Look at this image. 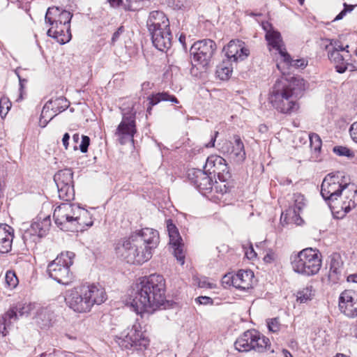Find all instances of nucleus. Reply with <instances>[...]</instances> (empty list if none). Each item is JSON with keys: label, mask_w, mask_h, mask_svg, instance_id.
I'll use <instances>...</instances> for the list:
<instances>
[{"label": "nucleus", "mask_w": 357, "mask_h": 357, "mask_svg": "<svg viewBox=\"0 0 357 357\" xmlns=\"http://www.w3.org/2000/svg\"><path fill=\"white\" fill-rule=\"evenodd\" d=\"M159 233L151 228H143L123 238L115 244L117 257L127 263L140 265L149 261L159 244Z\"/></svg>", "instance_id": "f257e3e1"}, {"label": "nucleus", "mask_w": 357, "mask_h": 357, "mask_svg": "<svg viewBox=\"0 0 357 357\" xmlns=\"http://www.w3.org/2000/svg\"><path fill=\"white\" fill-rule=\"evenodd\" d=\"M131 306L137 314L153 312L164 305L165 299V281L158 274L145 276L136 284Z\"/></svg>", "instance_id": "f03ea898"}, {"label": "nucleus", "mask_w": 357, "mask_h": 357, "mask_svg": "<svg viewBox=\"0 0 357 357\" xmlns=\"http://www.w3.org/2000/svg\"><path fill=\"white\" fill-rule=\"evenodd\" d=\"M343 178V173L340 172L328 174L321 183V195L332 207V203L337 201L343 193L345 199L342 202L341 208L347 213L357 205V189L354 184L344 183Z\"/></svg>", "instance_id": "7ed1b4c3"}, {"label": "nucleus", "mask_w": 357, "mask_h": 357, "mask_svg": "<svg viewBox=\"0 0 357 357\" xmlns=\"http://www.w3.org/2000/svg\"><path fill=\"white\" fill-rule=\"evenodd\" d=\"M55 224L63 231H74L93 225L89 212L71 203H62L54 209Z\"/></svg>", "instance_id": "20e7f679"}, {"label": "nucleus", "mask_w": 357, "mask_h": 357, "mask_svg": "<svg viewBox=\"0 0 357 357\" xmlns=\"http://www.w3.org/2000/svg\"><path fill=\"white\" fill-rule=\"evenodd\" d=\"M72 17L70 12L59 7L48 8L45 21L51 27L47 32V36L55 38L60 44L68 43L71 38L70 23Z\"/></svg>", "instance_id": "39448f33"}, {"label": "nucleus", "mask_w": 357, "mask_h": 357, "mask_svg": "<svg viewBox=\"0 0 357 357\" xmlns=\"http://www.w3.org/2000/svg\"><path fill=\"white\" fill-rule=\"evenodd\" d=\"M75 255L73 252H61L50 262L47 267L49 277L63 285L70 284L73 280V273L70 268L73 264Z\"/></svg>", "instance_id": "423d86ee"}, {"label": "nucleus", "mask_w": 357, "mask_h": 357, "mask_svg": "<svg viewBox=\"0 0 357 357\" xmlns=\"http://www.w3.org/2000/svg\"><path fill=\"white\" fill-rule=\"evenodd\" d=\"M215 50L216 44L211 39H204L194 43L190 50L193 59L190 74L197 75L198 68H195L196 66H199L202 71H206L211 65Z\"/></svg>", "instance_id": "0eeeda50"}, {"label": "nucleus", "mask_w": 357, "mask_h": 357, "mask_svg": "<svg viewBox=\"0 0 357 357\" xmlns=\"http://www.w3.org/2000/svg\"><path fill=\"white\" fill-rule=\"evenodd\" d=\"M293 270L301 275L311 276L316 275L321 266V260L316 250L312 248L303 249L291 257Z\"/></svg>", "instance_id": "6e6552de"}, {"label": "nucleus", "mask_w": 357, "mask_h": 357, "mask_svg": "<svg viewBox=\"0 0 357 357\" xmlns=\"http://www.w3.org/2000/svg\"><path fill=\"white\" fill-rule=\"evenodd\" d=\"M269 345V339L255 330L244 332L234 342L235 349L239 352L254 350L264 352Z\"/></svg>", "instance_id": "1a4fd4ad"}, {"label": "nucleus", "mask_w": 357, "mask_h": 357, "mask_svg": "<svg viewBox=\"0 0 357 357\" xmlns=\"http://www.w3.org/2000/svg\"><path fill=\"white\" fill-rule=\"evenodd\" d=\"M115 342L123 349L133 348L140 351L146 349L149 344V340L144 333L137 329L136 325L121 332L119 335L116 337Z\"/></svg>", "instance_id": "9d476101"}, {"label": "nucleus", "mask_w": 357, "mask_h": 357, "mask_svg": "<svg viewBox=\"0 0 357 357\" xmlns=\"http://www.w3.org/2000/svg\"><path fill=\"white\" fill-rule=\"evenodd\" d=\"M305 89V81L301 77H294L293 80L287 86H284L280 93L282 107L280 112H294L299 109L296 101L298 94Z\"/></svg>", "instance_id": "9b49d317"}, {"label": "nucleus", "mask_w": 357, "mask_h": 357, "mask_svg": "<svg viewBox=\"0 0 357 357\" xmlns=\"http://www.w3.org/2000/svg\"><path fill=\"white\" fill-rule=\"evenodd\" d=\"M136 113H124L122 120L118 126L115 135L121 144L134 142V135L137 132Z\"/></svg>", "instance_id": "f8f14e48"}, {"label": "nucleus", "mask_w": 357, "mask_h": 357, "mask_svg": "<svg viewBox=\"0 0 357 357\" xmlns=\"http://www.w3.org/2000/svg\"><path fill=\"white\" fill-rule=\"evenodd\" d=\"M65 301L73 310L79 313L89 312L91 309L89 299H86L82 287H77L66 292Z\"/></svg>", "instance_id": "ddd939ff"}, {"label": "nucleus", "mask_w": 357, "mask_h": 357, "mask_svg": "<svg viewBox=\"0 0 357 357\" xmlns=\"http://www.w3.org/2000/svg\"><path fill=\"white\" fill-rule=\"evenodd\" d=\"M50 226V216L44 218L41 222L32 223L29 228L22 234V240L26 245L36 244L40 238L44 236Z\"/></svg>", "instance_id": "4468645a"}, {"label": "nucleus", "mask_w": 357, "mask_h": 357, "mask_svg": "<svg viewBox=\"0 0 357 357\" xmlns=\"http://www.w3.org/2000/svg\"><path fill=\"white\" fill-rule=\"evenodd\" d=\"M204 168L212 177L217 176L220 181H226L231 177L226 160L220 156H209Z\"/></svg>", "instance_id": "2eb2a0df"}, {"label": "nucleus", "mask_w": 357, "mask_h": 357, "mask_svg": "<svg viewBox=\"0 0 357 357\" xmlns=\"http://www.w3.org/2000/svg\"><path fill=\"white\" fill-rule=\"evenodd\" d=\"M188 176L190 182L202 193L206 194L213 188V177L208 171L199 169H192L188 170Z\"/></svg>", "instance_id": "dca6fc26"}, {"label": "nucleus", "mask_w": 357, "mask_h": 357, "mask_svg": "<svg viewBox=\"0 0 357 357\" xmlns=\"http://www.w3.org/2000/svg\"><path fill=\"white\" fill-rule=\"evenodd\" d=\"M339 309L349 318L357 317V291L346 289L339 296Z\"/></svg>", "instance_id": "f3484780"}, {"label": "nucleus", "mask_w": 357, "mask_h": 357, "mask_svg": "<svg viewBox=\"0 0 357 357\" xmlns=\"http://www.w3.org/2000/svg\"><path fill=\"white\" fill-rule=\"evenodd\" d=\"M223 50L227 58V60L230 62L243 61L250 54V51L245 47L244 43L239 40H231L227 45L224 47Z\"/></svg>", "instance_id": "a211bd4d"}, {"label": "nucleus", "mask_w": 357, "mask_h": 357, "mask_svg": "<svg viewBox=\"0 0 357 357\" xmlns=\"http://www.w3.org/2000/svg\"><path fill=\"white\" fill-rule=\"evenodd\" d=\"M153 45L160 51L165 52L172 46V35L169 27L149 31Z\"/></svg>", "instance_id": "6ab92c4d"}, {"label": "nucleus", "mask_w": 357, "mask_h": 357, "mask_svg": "<svg viewBox=\"0 0 357 357\" xmlns=\"http://www.w3.org/2000/svg\"><path fill=\"white\" fill-rule=\"evenodd\" d=\"M81 287L86 299H89L91 307L94 305H100L107 300L106 292L101 286L91 284Z\"/></svg>", "instance_id": "aec40b11"}, {"label": "nucleus", "mask_w": 357, "mask_h": 357, "mask_svg": "<svg viewBox=\"0 0 357 357\" xmlns=\"http://www.w3.org/2000/svg\"><path fill=\"white\" fill-rule=\"evenodd\" d=\"M148 30H155L169 27V22L161 10H153L149 13L146 21Z\"/></svg>", "instance_id": "412c9836"}, {"label": "nucleus", "mask_w": 357, "mask_h": 357, "mask_svg": "<svg viewBox=\"0 0 357 357\" xmlns=\"http://www.w3.org/2000/svg\"><path fill=\"white\" fill-rule=\"evenodd\" d=\"M266 39L269 45L278 51L282 58L285 60L289 59V54L284 47L280 32L271 29L266 31Z\"/></svg>", "instance_id": "4be33fe9"}, {"label": "nucleus", "mask_w": 357, "mask_h": 357, "mask_svg": "<svg viewBox=\"0 0 357 357\" xmlns=\"http://www.w3.org/2000/svg\"><path fill=\"white\" fill-rule=\"evenodd\" d=\"M14 230L6 225L0 224V252L8 253L12 248Z\"/></svg>", "instance_id": "5701e85b"}, {"label": "nucleus", "mask_w": 357, "mask_h": 357, "mask_svg": "<svg viewBox=\"0 0 357 357\" xmlns=\"http://www.w3.org/2000/svg\"><path fill=\"white\" fill-rule=\"evenodd\" d=\"M162 101H169L174 104L178 103V99L174 96L169 95L167 92H161L152 94L147 98L143 102L144 107L146 109V112H151L153 106Z\"/></svg>", "instance_id": "b1692460"}, {"label": "nucleus", "mask_w": 357, "mask_h": 357, "mask_svg": "<svg viewBox=\"0 0 357 357\" xmlns=\"http://www.w3.org/2000/svg\"><path fill=\"white\" fill-rule=\"evenodd\" d=\"M254 273L250 270H240L235 274L234 287L247 290L252 287Z\"/></svg>", "instance_id": "393cba45"}, {"label": "nucleus", "mask_w": 357, "mask_h": 357, "mask_svg": "<svg viewBox=\"0 0 357 357\" xmlns=\"http://www.w3.org/2000/svg\"><path fill=\"white\" fill-rule=\"evenodd\" d=\"M18 316L17 309L15 307L9 309L0 317V333L3 336L8 333V329H10L13 324L17 321Z\"/></svg>", "instance_id": "a878e982"}, {"label": "nucleus", "mask_w": 357, "mask_h": 357, "mask_svg": "<svg viewBox=\"0 0 357 357\" xmlns=\"http://www.w3.org/2000/svg\"><path fill=\"white\" fill-rule=\"evenodd\" d=\"M349 50H347V54L343 55L337 50H330L328 52V58L331 62L335 64L336 71L339 73H343L347 69V57H349Z\"/></svg>", "instance_id": "bb28decb"}, {"label": "nucleus", "mask_w": 357, "mask_h": 357, "mask_svg": "<svg viewBox=\"0 0 357 357\" xmlns=\"http://www.w3.org/2000/svg\"><path fill=\"white\" fill-rule=\"evenodd\" d=\"M68 100L64 97H59L54 100H50L44 105L42 112H65L69 107Z\"/></svg>", "instance_id": "cd10ccee"}, {"label": "nucleus", "mask_w": 357, "mask_h": 357, "mask_svg": "<svg viewBox=\"0 0 357 357\" xmlns=\"http://www.w3.org/2000/svg\"><path fill=\"white\" fill-rule=\"evenodd\" d=\"M56 186H65L73 183V172L71 169L59 170L54 176Z\"/></svg>", "instance_id": "c85d7f7f"}, {"label": "nucleus", "mask_w": 357, "mask_h": 357, "mask_svg": "<svg viewBox=\"0 0 357 357\" xmlns=\"http://www.w3.org/2000/svg\"><path fill=\"white\" fill-rule=\"evenodd\" d=\"M233 68L229 61L225 60L216 68V75L221 80L228 79L232 73Z\"/></svg>", "instance_id": "c756f323"}, {"label": "nucleus", "mask_w": 357, "mask_h": 357, "mask_svg": "<svg viewBox=\"0 0 357 357\" xmlns=\"http://www.w3.org/2000/svg\"><path fill=\"white\" fill-rule=\"evenodd\" d=\"M58 189L59 197L61 200L70 203L75 198V190L73 183L65 186H56Z\"/></svg>", "instance_id": "7c9ffc66"}, {"label": "nucleus", "mask_w": 357, "mask_h": 357, "mask_svg": "<svg viewBox=\"0 0 357 357\" xmlns=\"http://www.w3.org/2000/svg\"><path fill=\"white\" fill-rule=\"evenodd\" d=\"M231 153L234 154L238 161H243L245 158L244 144L238 135L234 136V144L232 147Z\"/></svg>", "instance_id": "2f4dec72"}, {"label": "nucleus", "mask_w": 357, "mask_h": 357, "mask_svg": "<svg viewBox=\"0 0 357 357\" xmlns=\"http://www.w3.org/2000/svg\"><path fill=\"white\" fill-rule=\"evenodd\" d=\"M167 228L169 236V244H175L178 241H182L176 227L170 219L167 220Z\"/></svg>", "instance_id": "473e14b6"}, {"label": "nucleus", "mask_w": 357, "mask_h": 357, "mask_svg": "<svg viewBox=\"0 0 357 357\" xmlns=\"http://www.w3.org/2000/svg\"><path fill=\"white\" fill-rule=\"evenodd\" d=\"M312 291V286L311 285L299 290L296 294L297 301L301 303L310 301L313 296Z\"/></svg>", "instance_id": "72a5a7b5"}, {"label": "nucleus", "mask_w": 357, "mask_h": 357, "mask_svg": "<svg viewBox=\"0 0 357 357\" xmlns=\"http://www.w3.org/2000/svg\"><path fill=\"white\" fill-rule=\"evenodd\" d=\"M174 249V255L176 258L177 261L181 264L185 263V254L183 252V245L181 241H178L175 244H171Z\"/></svg>", "instance_id": "f704fd0d"}, {"label": "nucleus", "mask_w": 357, "mask_h": 357, "mask_svg": "<svg viewBox=\"0 0 357 357\" xmlns=\"http://www.w3.org/2000/svg\"><path fill=\"white\" fill-rule=\"evenodd\" d=\"M343 269H338L337 267L330 268L328 280L333 284L338 283L343 277Z\"/></svg>", "instance_id": "c9c22d12"}, {"label": "nucleus", "mask_w": 357, "mask_h": 357, "mask_svg": "<svg viewBox=\"0 0 357 357\" xmlns=\"http://www.w3.org/2000/svg\"><path fill=\"white\" fill-rule=\"evenodd\" d=\"M294 206L290 209L301 211L305 206V197L301 193H294L293 195Z\"/></svg>", "instance_id": "e433bc0d"}, {"label": "nucleus", "mask_w": 357, "mask_h": 357, "mask_svg": "<svg viewBox=\"0 0 357 357\" xmlns=\"http://www.w3.org/2000/svg\"><path fill=\"white\" fill-rule=\"evenodd\" d=\"M282 60L287 66L289 67H294L295 68L303 69L307 64V62L304 59L294 60L291 59L290 55L288 60H285L284 58H282Z\"/></svg>", "instance_id": "4c0bfd02"}, {"label": "nucleus", "mask_w": 357, "mask_h": 357, "mask_svg": "<svg viewBox=\"0 0 357 357\" xmlns=\"http://www.w3.org/2000/svg\"><path fill=\"white\" fill-rule=\"evenodd\" d=\"M343 261L342 257L339 253H333L329 257V266L330 268L337 267L338 269H343Z\"/></svg>", "instance_id": "58836bf2"}, {"label": "nucleus", "mask_w": 357, "mask_h": 357, "mask_svg": "<svg viewBox=\"0 0 357 357\" xmlns=\"http://www.w3.org/2000/svg\"><path fill=\"white\" fill-rule=\"evenodd\" d=\"M310 146L316 152H319L321 149V139L317 133H311L309 135Z\"/></svg>", "instance_id": "ea45409f"}, {"label": "nucleus", "mask_w": 357, "mask_h": 357, "mask_svg": "<svg viewBox=\"0 0 357 357\" xmlns=\"http://www.w3.org/2000/svg\"><path fill=\"white\" fill-rule=\"evenodd\" d=\"M5 280L6 284L10 288H15L18 284V279L13 271H8L6 273Z\"/></svg>", "instance_id": "a19ab883"}, {"label": "nucleus", "mask_w": 357, "mask_h": 357, "mask_svg": "<svg viewBox=\"0 0 357 357\" xmlns=\"http://www.w3.org/2000/svg\"><path fill=\"white\" fill-rule=\"evenodd\" d=\"M333 151L339 156H345L347 158H353L354 154L349 148L342 146H336L333 149Z\"/></svg>", "instance_id": "79ce46f5"}, {"label": "nucleus", "mask_w": 357, "mask_h": 357, "mask_svg": "<svg viewBox=\"0 0 357 357\" xmlns=\"http://www.w3.org/2000/svg\"><path fill=\"white\" fill-rule=\"evenodd\" d=\"M300 212L301 211H298L289 209L286 215L291 217L294 224L296 225H301L303 220L300 216Z\"/></svg>", "instance_id": "37998d69"}, {"label": "nucleus", "mask_w": 357, "mask_h": 357, "mask_svg": "<svg viewBox=\"0 0 357 357\" xmlns=\"http://www.w3.org/2000/svg\"><path fill=\"white\" fill-rule=\"evenodd\" d=\"M234 280L235 275H233L232 273H227L225 274L222 278V284L225 288L231 285L234 287Z\"/></svg>", "instance_id": "c03bdc74"}, {"label": "nucleus", "mask_w": 357, "mask_h": 357, "mask_svg": "<svg viewBox=\"0 0 357 357\" xmlns=\"http://www.w3.org/2000/svg\"><path fill=\"white\" fill-rule=\"evenodd\" d=\"M268 328L273 333H276L280 331V324L278 318H273L267 321Z\"/></svg>", "instance_id": "a18cd8bd"}, {"label": "nucleus", "mask_w": 357, "mask_h": 357, "mask_svg": "<svg viewBox=\"0 0 357 357\" xmlns=\"http://www.w3.org/2000/svg\"><path fill=\"white\" fill-rule=\"evenodd\" d=\"M12 106L11 102L8 98L3 97L0 99V112H9Z\"/></svg>", "instance_id": "49530a36"}, {"label": "nucleus", "mask_w": 357, "mask_h": 357, "mask_svg": "<svg viewBox=\"0 0 357 357\" xmlns=\"http://www.w3.org/2000/svg\"><path fill=\"white\" fill-rule=\"evenodd\" d=\"M354 8V6L344 3V9L335 17L334 21L342 20L348 12H351Z\"/></svg>", "instance_id": "de8ad7c7"}, {"label": "nucleus", "mask_w": 357, "mask_h": 357, "mask_svg": "<svg viewBox=\"0 0 357 357\" xmlns=\"http://www.w3.org/2000/svg\"><path fill=\"white\" fill-rule=\"evenodd\" d=\"M90 144V138L86 135H82V142L79 145V149L82 153H86L88 151L89 146Z\"/></svg>", "instance_id": "09e8293b"}, {"label": "nucleus", "mask_w": 357, "mask_h": 357, "mask_svg": "<svg viewBox=\"0 0 357 357\" xmlns=\"http://www.w3.org/2000/svg\"><path fill=\"white\" fill-rule=\"evenodd\" d=\"M128 4H125L124 7L128 10H136L138 9V4L142 2V0H126Z\"/></svg>", "instance_id": "8fccbe9b"}, {"label": "nucleus", "mask_w": 357, "mask_h": 357, "mask_svg": "<svg viewBox=\"0 0 357 357\" xmlns=\"http://www.w3.org/2000/svg\"><path fill=\"white\" fill-rule=\"evenodd\" d=\"M53 117L47 116V113H40L38 120L39 126H40L41 128H45L49 123V121H51Z\"/></svg>", "instance_id": "3c124183"}, {"label": "nucleus", "mask_w": 357, "mask_h": 357, "mask_svg": "<svg viewBox=\"0 0 357 357\" xmlns=\"http://www.w3.org/2000/svg\"><path fill=\"white\" fill-rule=\"evenodd\" d=\"M195 302L199 305H212L213 299L208 296H199L195 299Z\"/></svg>", "instance_id": "603ef678"}, {"label": "nucleus", "mask_w": 357, "mask_h": 357, "mask_svg": "<svg viewBox=\"0 0 357 357\" xmlns=\"http://www.w3.org/2000/svg\"><path fill=\"white\" fill-rule=\"evenodd\" d=\"M124 31V29L123 26H121L117 29V30L113 33L112 37L111 43L112 45H114L115 43L119 40L120 36Z\"/></svg>", "instance_id": "864d4df0"}, {"label": "nucleus", "mask_w": 357, "mask_h": 357, "mask_svg": "<svg viewBox=\"0 0 357 357\" xmlns=\"http://www.w3.org/2000/svg\"><path fill=\"white\" fill-rule=\"evenodd\" d=\"M349 132L352 139L357 143V121L351 126Z\"/></svg>", "instance_id": "5fc2aeb1"}, {"label": "nucleus", "mask_w": 357, "mask_h": 357, "mask_svg": "<svg viewBox=\"0 0 357 357\" xmlns=\"http://www.w3.org/2000/svg\"><path fill=\"white\" fill-rule=\"evenodd\" d=\"M198 286L201 288H209L212 289L213 285L207 281L206 278L200 279L198 283Z\"/></svg>", "instance_id": "6e6d98bb"}, {"label": "nucleus", "mask_w": 357, "mask_h": 357, "mask_svg": "<svg viewBox=\"0 0 357 357\" xmlns=\"http://www.w3.org/2000/svg\"><path fill=\"white\" fill-rule=\"evenodd\" d=\"M331 45H333V50H337L339 52L340 51H345L347 52V48H349V45H347L346 47H343L342 45L339 44V42L335 41L334 43L332 42L331 43Z\"/></svg>", "instance_id": "4d7b16f0"}, {"label": "nucleus", "mask_w": 357, "mask_h": 357, "mask_svg": "<svg viewBox=\"0 0 357 357\" xmlns=\"http://www.w3.org/2000/svg\"><path fill=\"white\" fill-rule=\"evenodd\" d=\"M245 256L249 259H253L257 257V253L255 252L252 244H250L249 249L245 251Z\"/></svg>", "instance_id": "13d9d810"}, {"label": "nucleus", "mask_w": 357, "mask_h": 357, "mask_svg": "<svg viewBox=\"0 0 357 357\" xmlns=\"http://www.w3.org/2000/svg\"><path fill=\"white\" fill-rule=\"evenodd\" d=\"M264 261L266 263H271L274 261V253L270 252L264 257Z\"/></svg>", "instance_id": "bf43d9fd"}, {"label": "nucleus", "mask_w": 357, "mask_h": 357, "mask_svg": "<svg viewBox=\"0 0 357 357\" xmlns=\"http://www.w3.org/2000/svg\"><path fill=\"white\" fill-rule=\"evenodd\" d=\"M218 135V132L215 131L214 135L211 137V141L206 145V147H213L215 146V142L216 140V137Z\"/></svg>", "instance_id": "052dcab7"}, {"label": "nucleus", "mask_w": 357, "mask_h": 357, "mask_svg": "<svg viewBox=\"0 0 357 357\" xmlns=\"http://www.w3.org/2000/svg\"><path fill=\"white\" fill-rule=\"evenodd\" d=\"M70 139V135L68 133H65L62 138V143L65 149H67L68 147V141Z\"/></svg>", "instance_id": "680f3d73"}, {"label": "nucleus", "mask_w": 357, "mask_h": 357, "mask_svg": "<svg viewBox=\"0 0 357 357\" xmlns=\"http://www.w3.org/2000/svg\"><path fill=\"white\" fill-rule=\"evenodd\" d=\"M153 84L149 82H144L142 84V90L147 91L152 88Z\"/></svg>", "instance_id": "e2e57ef3"}, {"label": "nucleus", "mask_w": 357, "mask_h": 357, "mask_svg": "<svg viewBox=\"0 0 357 357\" xmlns=\"http://www.w3.org/2000/svg\"><path fill=\"white\" fill-rule=\"evenodd\" d=\"M347 280L349 282L357 283V273L347 276Z\"/></svg>", "instance_id": "0e129e2a"}, {"label": "nucleus", "mask_w": 357, "mask_h": 357, "mask_svg": "<svg viewBox=\"0 0 357 357\" xmlns=\"http://www.w3.org/2000/svg\"><path fill=\"white\" fill-rule=\"evenodd\" d=\"M110 5L113 7H117L121 5L122 0H108Z\"/></svg>", "instance_id": "69168bd1"}, {"label": "nucleus", "mask_w": 357, "mask_h": 357, "mask_svg": "<svg viewBox=\"0 0 357 357\" xmlns=\"http://www.w3.org/2000/svg\"><path fill=\"white\" fill-rule=\"evenodd\" d=\"M268 128L266 124H261L259 126V131L261 133H265L268 131Z\"/></svg>", "instance_id": "338daca9"}, {"label": "nucleus", "mask_w": 357, "mask_h": 357, "mask_svg": "<svg viewBox=\"0 0 357 357\" xmlns=\"http://www.w3.org/2000/svg\"><path fill=\"white\" fill-rule=\"evenodd\" d=\"M284 357H293L292 354L287 349L283 350Z\"/></svg>", "instance_id": "774afa93"}]
</instances>
